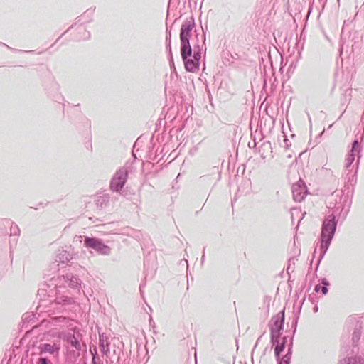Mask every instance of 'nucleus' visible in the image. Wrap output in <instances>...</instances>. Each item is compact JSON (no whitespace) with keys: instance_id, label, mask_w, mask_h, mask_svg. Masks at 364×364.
<instances>
[{"instance_id":"obj_1","label":"nucleus","mask_w":364,"mask_h":364,"mask_svg":"<svg viewBox=\"0 0 364 364\" xmlns=\"http://www.w3.org/2000/svg\"><path fill=\"white\" fill-rule=\"evenodd\" d=\"M193 16L186 18L181 24L179 38L181 55L187 72L197 73L199 70L202 53H206V33L195 28Z\"/></svg>"},{"instance_id":"obj_2","label":"nucleus","mask_w":364,"mask_h":364,"mask_svg":"<svg viewBox=\"0 0 364 364\" xmlns=\"http://www.w3.org/2000/svg\"><path fill=\"white\" fill-rule=\"evenodd\" d=\"M341 208L340 206L336 207L333 213L327 215L321 225V231L319 237L320 241V255L316 262V271H317L319 264L328 250L332 240L336 231L338 225L337 212Z\"/></svg>"},{"instance_id":"obj_3","label":"nucleus","mask_w":364,"mask_h":364,"mask_svg":"<svg viewBox=\"0 0 364 364\" xmlns=\"http://www.w3.org/2000/svg\"><path fill=\"white\" fill-rule=\"evenodd\" d=\"M132 165L133 162L127 161L124 166L116 171L110 181L109 187L111 191L119 193L123 189L129 173L133 170Z\"/></svg>"},{"instance_id":"obj_4","label":"nucleus","mask_w":364,"mask_h":364,"mask_svg":"<svg viewBox=\"0 0 364 364\" xmlns=\"http://www.w3.org/2000/svg\"><path fill=\"white\" fill-rule=\"evenodd\" d=\"M285 321V308L284 307L277 315L272 317L269 328L270 331V342H276L278 336L282 335Z\"/></svg>"},{"instance_id":"obj_5","label":"nucleus","mask_w":364,"mask_h":364,"mask_svg":"<svg viewBox=\"0 0 364 364\" xmlns=\"http://www.w3.org/2000/svg\"><path fill=\"white\" fill-rule=\"evenodd\" d=\"M302 305H300L298 311L295 313V316L291 322L292 333L289 338V343L287 345V350L284 356L279 355V358H276L277 364H290L291 358L293 353L294 337L296 331L297 324L299 318L300 312Z\"/></svg>"},{"instance_id":"obj_6","label":"nucleus","mask_w":364,"mask_h":364,"mask_svg":"<svg viewBox=\"0 0 364 364\" xmlns=\"http://www.w3.org/2000/svg\"><path fill=\"white\" fill-rule=\"evenodd\" d=\"M83 245L85 247L92 249L101 255L108 256L111 254V247L100 238L85 236Z\"/></svg>"},{"instance_id":"obj_7","label":"nucleus","mask_w":364,"mask_h":364,"mask_svg":"<svg viewBox=\"0 0 364 364\" xmlns=\"http://www.w3.org/2000/svg\"><path fill=\"white\" fill-rule=\"evenodd\" d=\"M361 150H362V149L360 145V141H358V139H355L352 142L351 149H350V151L348 152V154L347 155V158L346 159L345 166L346 168H348L349 167L351 166L352 164L355 161L356 154H357V164L359 163L360 159L361 158V154H360Z\"/></svg>"},{"instance_id":"obj_8","label":"nucleus","mask_w":364,"mask_h":364,"mask_svg":"<svg viewBox=\"0 0 364 364\" xmlns=\"http://www.w3.org/2000/svg\"><path fill=\"white\" fill-rule=\"evenodd\" d=\"M293 198L296 202H301L307 194V188L303 181L294 183L291 187Z\"/></svg>"},{"instance_id":"obj_9","label":"nucleus","mask_w":364,"mask_h":364,"mask_svg":"<svg viewBox=\"0 0 364 364\" xmlns=\"http://www.w3.org/2000/svg\"><path fill=\"white\" fill-rule=\"evenodd\" d=\"M80 333L76 335L74 333L68 332L64 333L62 336L63 341L70 345L77 351V356L80 355V352L82 350V346L80 342Z\"/></svg>"},{"instance_id":"obj_10","label":"nucleus","mask_w":364,"mask_h":364,"mask_svg":"<svg viewBox=\"0 0 364 364\" xmlns=\"http://www.w3.org/2000/svg\"><path fill=\"white\" fill-rule=\"evenodd\" d=\"M99 348L102 354V357H105L106 364H112L113 360L112 357L110 355L108 338L105 337L103 334H100Z\"/></svg>"},{"instance_id":"obj_11","label":"nucleus","mask_w":364,"mask_h":364,"mask_svg":"<svg viewBox=\"0 0 364 364\" xmlns=\"http://www.w3.org/2000/svg\"><path fill=\"white\" fill-rule=\"evenodd\" d=\"M54 302L55 304L60 305L63 307L70 306L75 303L73 297L62 294L59 290H57Z\"/></svg>"},{"instance_id":"obj_12","label":"nucleus","mask_w":364,"mask_h":364,"mask_svg":"<svg viewBox=\"0 0 364 364\" xmlns=\"http://www.w3.org/2000/svg\"><path fill=\"white\" fill-rule=\"evenodd\" d=\"M147 350L145 346H137L136 354H134L132 364H144L148 360Z\"/></svg>"},{"instance_id":"obj_13","label":"nucleus","mask_w":364,"mask_h":364,"mask_svg":"<svg viewBox=\"0 0 364 364\" xmlns=\"http://www.w3.org/2000/svg\"><path fill=\"white\" fill-rule=\"evenodd\" d=\"M38 348L41 354L49 353L51 355H58L59 354L60 347L59 345L56 343L51 344L48 343H45L40 344Z\"/></svg>"},{"instance_id":"obj_14","label":"nucleus","mask_w":364,"mask_h":364,"mask_svg":"<svg viewBox=\"0 0 364 364\" xmlns=\"http://www.w3.org/2000/svg\"><path fill=\"white\" fill-rule=\"evenodd\" d=\"M281 336H278L277 341L273 343L270 342L273 346H274V356L275 358H279V355L284 350L287 343L288 336H284L282 337V341L279 342Z\"/></svg>"},{"instance_id":"obj_15","label":"nucleus","mask_w":364,"mask_h":364,"mask_svg":"<svg viewBox=\"0 0 364 364\" xmlns=\"http://www.w3.org/2000/svg\"><path fill=\"white\" fill-rule=\"evenodd\" d=\"M73 259V254L64 249H58L55 255V261L66 264Z\"/></svg>"},{"instance_id":"obj_16","label":"nucleus","mask_w":364,"mask_h":364,"mask_svg":"<svg viewBox=\"0 0 364 364\" xmlns=\"http://www.w3.org/2000/svg\"><path fill=\"white\" fill-rule=\"evenodd\" d=\"M362 328V322L357 321L352 335V342L353 348H357L358 346V342L360 339ZM353 351H354V349H353Z\"/></svg>"},{"instance_id":"obj_17","label":"nucleus","mask_w":364,"mask_h":364,"mask_svg":"<svg viewBox=\"0 0 364 364\" xmlns=\"http://www.w3.org/2000/svg\"><path fill=\"white\" fill-rule=\"evenodd\" d=\"M63 279L71 288H78L81 285L80 279L72 273H67L65 275H63Z\"/></svg>"},{"instance_id":"obj_18","label":"nucleus","mask_w":364,"mask_h":364,"mask_svg":"<svg viewBox=\"0 0 364 364\" xmlns=\"http://www.w3.org/2000/svg\"><path fill=\"white\" fill-rule=\"evenodd\" d=\"M95 203L100 209L106 208L109 203V195L108 193H102L97 196Z\"/></svg>"},{"instance_id":"obj_19","label":"nucleus","mask_w":364,"mask_h":364,"mask_svg":"<svg viewBox=\"0 0 364 364\" xmlns=\"http://www.w3.org/2000/svg\"><path fill=\"white\" fill-rule=\"evenodd\" d=\"M330 286V282L326 278H322L320 280L319 284L315 286L314 291L316 292L321 291L323 295H326L328 292V287Z\"/></svg>"},{"instance_id":"obj_20","label":"nucleus","mask_w":364,"mask_h":364,"mask_svg":"<svg viewBox=\"0 0 364 364\" xmlns=\"http://www.w3.org/2000/svg\"><path fill=\"white\" fill-rule=\"evenodd\" d=\"M338 364H364V359L358 355L347 357L341 360Z\"/></svg>"},{"instance_id":"obj_21","label":"nucleus","mask_w":364,"mask_h":364,"mask_svg":"<svg viewBox=\"0 0 364 364\" xmlns=\"http://www.w3.org/2000/svg\"><path fill=\"white\" fill-rule=\"evenodd\" d=\"M114 353L117 355V364H127L126 363V356L123 351L119 348L116 350H114Z\"/></svg>"},{"instance_id":"obj_22","label":"nucleus","mask_w":364,"mask_h":364,"mask_svg":"<svg viewBox=\"0 0 364 364\" xmlns=\"http://www.w3.org/2000/svg\"><path fill=\"white\" fill-rule=\"evenodd\" d=\"M78 33L80 34V36L77 37V40L78 41L87 40L90 37V32L87 31L84 27H80L78 28Z\"/></svg>"},{"instance_id":"obj_23","label":"nucleus","mask_w":364,"mask_h":364,"mask_svg":"<svg viewBox=\"0 0 364 364\" xmlns=\"http://www.w3.org/2000/svg\"><path fill=\"white\" fill-rule=\"evenodd\" d=\"M305 214H306V213H302L301 210H299V209H296V208L292 209L291 210V220H292V223H294L295 216L299 217L300 215H301L302 216L299 218V222H298V223H299L303 219V218H304Z\"/></svg>"},{"instance_id":"obj_24","label":"nucleus","mask_w":364,"mask_h":364,"mask_svg":"<svg viewBox=\"0 0 364 364\" xmlns=\"http://www.w3.org/2000/svg\"><path fill=\"white\" fill-rule=\"evenodd\" d=\"M10 232L11 235L18 236L20 235V229L14 223H11Z\"/></svg>"},{"instance_id":"obj_25","label":"nucleus","mask_w":364,"mask_h":364,"mask_svg":"<svg viewBox=\"0 0 364 364\" xmlns=\"http://www.w3.org/2000/svg\"><path fill=\"white\" fill-rule=\"evenodd\" d=\"M92 364H104V363L100 355L95 353V355H93V358H92Z\"/></svg>"},{"instance_id":"obj_26","label":"nucleus","mask_w":364,"mask_h":364,"mask_svg":"<svg viewBox=\"0 0 364 364\" xmlns=\"http://www.w3.org/2000/svg\"><path fill=\"white\" fill-rule=\"evenodd\" d=\"M93 12H94V9H88L85 11L82 16L84 18L88 17V19L86 21V22H90L91 21V17L93 14Z\"/></svg>"},{"instance_id":"obj_27","label":"nucleus","mask_w":364,"mask_h":364,"mask_svg":"<svg viewBox=\"0 0 364 364\" xmlns=\"http://www.w3.org/2000/svg\"><path fill=\"white\" fill-rule=\"evenodd\" d=\"M93 12H94V9H88L85 11L82 16L84 18L88 17V19L86 21V22H90L91 21V17L93 14Z\"/></svg>"},{"instance_id":"obj_28","label":"nucleus","mask_w":364,"mask_h":364,"mask_svg":"<svg viewBox=\"0 0 364 364\" xmlns=\"http://www.w3.org/2000/svg\"><path fill=\"white\" fill-rule=\"evenodd\" d=\"M36 364H52V362L47 357L41 356L36 363Z\"/></svg>"},{"instance_id":"obj_29","label":"nucleus","mask_w":364,"mask_h":364,"mask_svg":"<svg viewBox=\"0 0 364 364\" xmlns=\"http://www.w3.org/2000/svg\"><path fill=\"white\" fill-rule=\"evenodd\" d=\"M166 43H171V31L168 28L166 30Z\"/></svg>"},{"instance_id":"obj_30","label":"nucleus","mask_w":364,"mask_h":364,"mask_svg":"<svg viewBox=\"0 0 364 364\" xmlns=\"http://www.w3.org/2000/svg\"><path fill=\"white\" fill-rule=\"evenodd\" d=\"M166 48L168 53V58L172 59L173 54L171 51V43L168 44V43H166Z\"/></svg>"},{"instance_id":"obj_31","label":"nucleus","mask_w":364,"mask_h":364,"mask_svg":"<svg viewBox=\"0 0 364 364\" xmlns=\"http://www.w3.org/2000/svg\"><path fill=\"white\" fill-rule=\"evenodd\" d=\"M0 45L4 46L6 47L8 49L14 50V51L25 52L24 50H16V49L12 48L11 47L9 46L8 45H6V43H2V42H0Z\"/></svg>"},{"instance_id":"obj_32","label":"nucleus","mask_w":364,"mask_h":364,"mask_svg":"<svg viewBox=\"0 0 364 364\" xmlns=\"http://www.w3.org/2000/svg\"><path fill=\"white\" fill-rule=\"evenodd\" d=\"M90 353L92 354V358H93V355H95V353H97V347L94 346L92 348H90Z\"/></svg>"},{"instance_id":"obj_33","label":"nucleus","mask_w":364,"mask_h":364,"mask_svg":"<svg viewBox=\"0 0 364 364\" xmlns=\"http://www.w3.org/2000/svg\"><path fill=\"white\" fill-rule=\"evenodd\" d=\"M284 142L285 147L287 149H288L289 147V146L291 145V143L289 142V139H287L286 136H285V139L284 140Z\"/></svg>"},{"instance_id":"obj_34","label":"nucleus","mask_w":364,"mask_h":364,"mask_svg":"<svg viewBox=\"0 0 364 364\" xmlns=\"http://www.w3.org/2000/svg\"><path fill=\"white\" fill-rule=\"evenodd\" d=\"M168 60H169V63H170L171 68L176 70V68H175V65H174V62H173V58H172V61H171V58H168Z\"/></svg>"},{"instance_id":"obj_35","label":"nucleus","mask_w":364,"mask_h":364,"mask_svg":"<svg viewBox=\"0 0 364 364\" xmlns=\"http://www.w3.org/2000/svg\"><path fill=\"white\" fill-rule=\"evenodd\" d=\"M31 316H33L32 314H29V313H26L25 314L23 315V321H26L28 320Z\"/></svg>"},{"instance_id":"obj_36","label":"nucleus","mask_w":364,"mask_h":364,"mask_svg":"<svg viewBox=\"0 0 364 364\" xmlns=\"http://www.w3.org/2000/svg\"><path fill=\"white\" fill-rule=\"evenodd\" d=\"M52 87H53L54 90H55L57 91L59 90V85L56 82H53L52 83Z\"/></svg>"},{"instance_id":"obj_37","label":"nucleus","mask_w":364,"mask_h":364,"mask_svg":"<svg viewBox=\"0 0 364 364\" xmlns=\"http://www.w3.org/2000/svg\"><path fill=\"white\" fill-rule=\"evenodd\" d=\"M205 247H204L203 250V255H202V257H201V264L202 265L203 264V262H204V260H205Z\"/></svg>"},{"instance_id":"obj_38","label":"nucleus","mask_w":364,"mask_h":364,"mask_svg":"<svg viewBox=\"0 0 364 364\" xmlns=\"http://www.w3.org/2000/svg\"><path fill=\"white\" fill-rule=\"evenodd\" d=\"M53 98L55 99V100H58L62 98V96L60 95H57L56 96H53Z\"/></svg>"},{"instance_id":"obj_39","label":"nucleus","mask_w":364,"mask_h":364,"mask_svg":"<svg viewBox=\"0 0 364 364\" xmlns=\"http://www.w3.org/2000/svg\"><path fill=\"white\" fill-rule=\"evenodd\" d=\"M132 359L131 358H129V359H127V358H126V363H127V364H132Z\"/></svg>"},{"instance_id":"obj_40","label":"nucleus","mask_w":364,"mask_h":364,"mask_svg":"<svg viewBox=\"0 0 364 364\" xmlns=\"http://www.w3.org/2000/svg\"><path fill=\"white\" fill-rule=\"evenodd\" d=\"M313 310H314V312H317V311H318V306H314V307L313 308Z\"/></svg>"},{"instance_id":"obj_41","label":"nucleus","mask_w":364,"mask_h":364,"mask_svg":"<svg viewBox=\"0 0 364 364\" xmlns=\"http://www.w3.org/2000/svg\"><path fill=\"white\" fill-rule=\"evenodd\" d=\"M68 31H66L65 32H64L58 38H57V40L55 41V43L59 41V39L67 32Z\"/></svg>"},{"instance_id":"obj_42","label":"nucleus","mask_w":364,"mask_h":364,"mask_svg":"<svg viewBox=\"0 0 364 364\" xmlns=\"http://www.w3.org/2000/svg\"><path fill=\"white\" fill-rule=\"evenodd\" d=\"M308 118H309V122L311 123V117H310V115L309 114H308Z\"/></svg>"},{"instance_id":"obj_43","label":"nucleus","mask_w":364,"mask_h":364,"mask_svg":"<svg viewBox=\"0 0 364 364\" xmlns=\"http://www.w3.org/2000/svg\"><path fill=\"white\" fill-rule=\"evenodd\" d=\"M260 338H258V340L257 341L256 343H255V348H256V346H257V343H258V341L259 340Z\"/></svg>"},{"instance_id":"obj_44","label":"nucleus","mask_w":364,"mask_h":364,"mask_svg":"<svg viewBox=\"0 0 364 364\" xmlns=\"http://www.w3.org/2000/svg\"><path fill=\"white\" fill-rule=\"evenodd\" d=\"M80 18H81V16H79L77 18V22L80 21Z\"/></svg>"},{"instance_id":"obj_45","label":"nucleus","mask_w":364,"mask_h":364,"mask_svg":"<svg viewBox=\"0 0 364 364\" xmlns=\"http://www.w3.org/2000/svg\"><path fill=\"white\" fill-rule=\"evenodd\" d=\"M43 291V289L38 290V294H40V291Z\"/></svg>"},{"instance_id":"obj_46","label":"nucleus","mask_w":364,"mask_h":364,"mask_svg":"<svg viewBox=\"0 0 364 364\" xmlns=\"http://www.w3.org/2000/svg\"><path fill=\"white\" fill-rule=\"evenodd\" d=\"M287 157H288V158H291V154H288V155H287Z\"/></svg>"},{"instance_id":"obj_47","label":"nucleus","mask_w":364,"mask_h":364,"mask_svg":"<svg viewBox=\"0 0 364 364\" xmlns=\"http://www.w3.org/2000/svg\"><path fill=\"white\" fill-rule=\"evenodd\" d=\"M141 288H142V285H140V291L141 292Z\"/></svg>"},{"instance_id":"obj_48","label":"nucleus","mask_w":364,"mask_h":364,"mask_svg":"<svg viewBox=\"0 0 364 364\" xmlns=\"http://www.w3.org/2000/svg\"><path fill=\"white\" fill-rule=\"evenodd\" d=\"M173 70V73H176V70H174V69H172Z\"/></svg>"},{"instance_id":"obj_49","label":"nucleus","mask_w":364,"mask_h":364,"mask_svg":"<svg viewBox=\"0 0 364 364\" xmlns=\"http://www.w3.org/2000/svg\"><path fill=\"white\" fill-rule=\"evenodd\" d=\"M309 299H311V300L313 299V298L311 295L309 296Z\"/></svg>"},{"instance_id":"obj_50","label":"nucleus","mask_w":364,"mask_h":364,"mask_svg":"<svg viewBox=\"0 0 364 364\" xmlns=\"http://www.w3.org/2000/svg\"><path fill=\"white\" fill-rule=\"evenodd\" d=\"M73 26H70V27L68 29V31L73 28Z\"/></svg>"},{"instance_id":"obj_51","label":"nucleus","mask_w":364,"mask_h":364,"mask_svg":"<svg viewBox=\"0 0 364 364\" xmlns=\"http://www.w3.org/2000/svg\"><path fill=\"white\" fill-rule=\"evenodd\" d=\"M363 115H364V111H363Z\"/></svg>"}]
</instances>
